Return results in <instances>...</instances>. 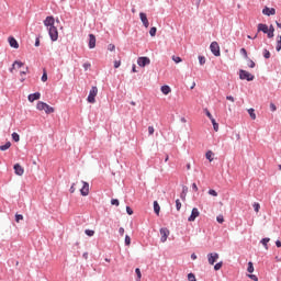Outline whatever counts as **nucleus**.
I'll list each match as a JSON object with an SVG mask.
<instances>
[{"mask_svg":"<svg viewBox=\"0 0 281 281\" xmlns=\"http://www.w3.org/2000/svg\"><path fill=\"white\" fill-rule=\"evenodd\" d=\"M126 212L128 216H133V209H131V206H126Z\"/></svg>","mask_w":281,"mask_h":281,"instance_id":"53","label":"nucleus"},{"mask_svg":"<svg viewBox=\"0 0 281 281\" xmlns=\"http://www.w3.org/2000/svg\"><path fill=\"white\" fill-rule=\"evenodd\" d=\"M47 103L43 102V101H38L36 104V109L37 111H45V106Z\"/></svg>","mask_w":281,"mask_h":281,"instance_id":"18","label":"nucleus"},{"mask_svg":"<svg viewBox=\"0 0 281 281\" xmlns=\"http://www.w3.org/2000/svg\"><path fill=\"white\" fill-rule=\"evenodd\" d=\"M262 14H265L266 16H273L276 14V9L269 8V7H265L262 9Z\"/></svg>","mask_w":281,"mask_h":281,"instance_id":"11","label":"nucleus"},{"mask_svg":"<svg viewBox=\"0 0 281 281\" xmlns=\"http://www.w3.org/2000/svg\"><path fill=\"white\" fill-rule=\"evenodd\" d=\"M161 211V206H159V203L157 201L154 202V212L159 216V212Z\"/></svg>","mask_w":281,"mask_h":281,"instance_id":"19","label":"nucleus"},{"mask_svg":"<svg viewBox=\"0 0 281 281\" xmlns=\"http://www.w3.org/2000/svg\"><path fill=\"white\" fill-rule=\"evenodd\" d=\"M161 93H164V95H168V93H170V91H172V89L170 88V86H162L160 88Z\"/></svg>","mask_w":281,"mask_h":281,"instance_id":"17","label":"nucleus"},{"mask_svg":"<svg viewBox=\"0 0 281 281\" xmlns=\"http://www.w3.org/2000/svg\"><path fill=\"white\" fill-rule=\"evenodd\" d=\"M209 265H214L216 260H218V254L217 252H211L207 255Z\"/></svg>","mask_w":281,"mask_h":281,"instance_id":"10","label":"nucleus"},{"mask_svg":"<svg viewBox=\"0 0 281 281\" xmlns=\"http://www.w3.org/2000/svg\"><path fill=\"white\" fill-rule=\"evenodd\" d=\"M42 82H47V70H45V69L42 75Z\"/></svg>","mask_w":281,"mask_h":281,"instance_id":"35","label":"nucleus"},{"mask_svg":"<svg viewBox=\"0 0 281 281\" xmlns=\"http://www.w3.org/2000/svg\"><path fill=\"white\" fill-rule=\"evenodd\" d=\"M82 67H83L85 71H87V69L91 68V64L85 63V64L82 65Z\"/></svg>","mask_w":281,"mask_h":281,"instance_id":"54","label":"nucleus"},{"mask_svg":"<svg viewBox=\"0 0 281 281\" xmlns=\"http://www.w3.org/2000/svg\"><path fill=\"white\" fill-rule=\"evenodd\" d=\"M216 221H217V223H221V224L225 223V218L223 217V215H218L216 217Z\"/></svg>","mask_w":281,"mask_h":281,"instance_id":"42","label":"nucleus"},{"mask_svg":"<svg viewBox=\"0 0 281 281\" xmlns=\"http://www.w3.org/2000/svg\"><path fill=\"white\" fill-rule=\"evenodd\" d=\"M135 273H136V281H142V270L139 268L135 269Z\"/></svg>","mask_w":281,"mask_h":281,"instance_id":"23","label":"nucleus"},{"mask_svg":"<svg viewBox=\"0 0 281 281\" xmlns=\"http://www.w3.org/2000/svg\"><path fill=\"white\" fill-rule=\"evenodd\" d=\"M252 207H254L255 212H260V203L255 202V203L252 204Z\"/></svg>","mask_w":281,"mask_h":281,"instance_id":"33","label":"nucleus"},{"mask_svg":"<svg viewBox=\"0 0 281 281\" xmlns=\"http://www.w3.org/2000/svg\"><path fill=\"white\" fill-rule=\"evenodd\" d=\"M270 111L276 113V111H278V106H276L274 103H270Z\"/></svg>","mask_w":281,"mask_h":281,"instance_id":"43","label":"nucleus"},{"mask_svg":"<svg viewBox=\"0 0 281 281\" xmlns=\"http://www.w3.org/2000/svg\"><path fill=\"white\" fill-rule=\"evenodd\" d=\"M125 245H126V247H128V245H131V236H128V235L125 236Z\"/></svg>","mask_w":281,"mask_h":281,"instance_id":"49","label":"nucleus"},{"mask_svg":"<svg viewBox=\"0 0 281 281\" xmlns=\"http://www.w3.org/2000/svg\"><path fill=\"white\" fill-rule=\"evenodd\" d=\"M240 54L241 56H244V58H249V56L247 55V49L240 48Z\"/></svg>","mask_w":281,"mask_h":281,"instance_id":"39","label":"nucleus"},{"mask_svg":"<svg viewBox=\"0 0 281 281\" xmlns=\"http://www.w3.org/2000/svg\"><path fill=\"white\" fill-rule=\"evenodd\" d=\"M149 35L150 36H157V27H151L150 30H149Z\"/></svg>","mask_w":281,"mask_h":281,"instance_id":"31","label":"nucleus"},{"mask_svg":"<svg viewBox=\"0 0 281 281\" xmlns=\"http://www.w3.org/2000/svg\"><path fill=\"white\" fill-rule=\"evenodd\" d=\"M41 46V40L38 37H36L35 40V47H40Z\"/></svg>","mask_w":281,"mask_h":281,"instance_id":"60","label":"nucleus"},{"mask_svg":"<svg viewBox=\"0 0 281 281\" xmlns=\"http://www.w3.org/2000/svg\"><path fill=\"white\" fill-rule=\"evenodd\" d=\"M20 221H23V215L21 214H15V222L20 223Z\"/></svg>","mask_w":281,"mask_h":281,"instance_id":"45","label":"nucleus"},{"mask_svg":"<svg viewBox=\"0 0 281 281\" xmlns=\"http://www.w3.org/2000/svg\"><path fill=\"white\" fill-rule=\"evenodd\" d=\"M192 190L194 191V192H199V187H196V183H192Z\"/></svg>","mask_w":281,"mask_h":281,"instance_id":"59","label":"nucleus"},{"mask_svg":"<svg viewBox=\"0 0 281 281\" xmlns=\"http://www.w3.org/2000/svg\"><path fill=\"white\" fill-rule=\"evenodd\" d=\"M69 192H70V194H74V192H76V183L71 184Z\"/></svg>","mask_w":281,"mask_h":281,"instance_id":"51","label":"nucleus"},{"mask_svg":"<svg viewBox=\"0 0 281 281\" xmlns=\"http://www.w3.org/2000/svg\"><path fill=\"white\" fill-rule=\"evenodd\" d=\"M199 214H200L199 209L193 207L191 211V215L188 217L189 223L196 221Z\"/></svg>","mask_w":281,"mask_h":281,"instance_id":"7","label":"nucleus"},{"mask_svg":"<svg viewBox=\"0 0 281 281\" xmlns=\"http://www.w3.org/2000/svg\"><path fill=\"white\" fill-rule=\"evenodd\" d=\"M109 52H115V46L113 44L108 45Z\"/></svg>","mask_w":281,"mask_h":281,"instance_id":"56","label":"nucleus"},{"mask_svg":"<svg viewBox=\"0 0 281 281\" xmlns=\"http://www.w3.org/2000/svg\"><path fill=\"white\" fill-rule=\"evenodd\" d=\"M85 234H86L87 236H93V235L95 234V232H94V231H91V229H86V231H85Z\"/></svg>","mask_w":281,"mask_h":281,"instance_id":"41","label":"nucleus"},{"mask_svg":"<svg viewBox=\"0 0 281 281\" xmlns=\"http://www.w3.org/2000/svg\"><path fill=\"white\" fill-rule=\"evenodd\" d=\"M12 139H13V142H20L21 140V136H19V133L13 132L12 133Z\"/></svg>","mask_w":281,"mask_h":281,"instance_id":"26","label":"nucleus"},{"mask_svg":"<svg viewBox=\"0 0 281 281\" xmlns=\"http://www.w3.org/2000/svg\"><path fill=\"white\" fill-rule=\"evenodd\" d=\"M276 246L280 248V247H281V241H280V240H277V241H276Z\"/></svg>","mask_w":281,"mask_h":281,"instance_id":"64","label":"nucleus"},{"mask_svg":"<svg viewBox=\"0 0 281 281\" xmlns=\"http://www.w3.org/2000/svg\"><path fill=\"white\" fill-rule=\"evenodd\" d=\"M223 267V261H220L217 262L215 266H214V270L215 271H220V269Z\"/></svg>","mask_w":281,"mask_h":281,"instance_id":"34","label":"nucleus"},{"mask_svg":"<svg viewBox=\"0 0 281 281\" xmlns=\"http://www.w3.org/2000/svg\"><path fill=\"white\" fill-rule=\"evenodd\" d=\"M209 194L211 196H218V192H216V190H213V189L209 190Z\"/></svg>","mask_w":281,"mask_h":281,"instance_id":"38","label":"nucleus"},{"mask_svg":"<svg viewBox=\"0 0 281 281\" xmlns=\"http://www.w3.org/2000/svg\"><path fill=\"white\" fill-rule=\"evenodd\" d=\"M191 260H196V254L191 255Z\"/></svg>","mask_w":281,"mask_h":281,"instance_id":"63","label":"nucleus"},{"mask_svg":"<svg viewBox=\"0 0 281 281\" xmlns=\"http://www.w3.org/2000/svg\"><path fill=\"white\" fill-rule=\"evenodd\" d=\"M82 183H83V186L80 189V194H81V196H89V183L85 182V181H82Z\"/></svg>","mask_w":281,"mask_h":281,"instance_id":"9","label":"nucleus"},{"mask_svg":"<svg viewBox=\"0 0 281 281\" xmlns=\"http://www.w3.org/2000/svg\"><path fill=\"white\" fill-rule=\"evenodd\" d=\"M263 58H266V59L271 58V53L267 48L263 49Z\"/></svg>","mask_w":281,"mask_h":281,"instance_id":"27","label":"nucleus"},{"mask_svg":"<svg viewBox=\"0 0 281 281\" xmlns=\"http://www.w3.org/2000/svg\"><path fill=\"white\" fill-rule=\"evenodd\" d=\"M14 173L18 175V177H23L25 169H23L19 164H15L13 166Z\"/></svg>","mask_w":281,"mask_h":281,"instance_id":"12","label":"nucleus"},{"mask_svg":"<svg viewBox=\"0 0 281 281\" xmlns=\"http://www.w3.org/2000/svg\"><path fill=\"white\" fill-rule=\"evenodd\" d=\"M258 32H263V34H267V32H269V26L267 24L259 23L258 24Z\"/></svg>","mask_w":281,"mask_h":281,"instance_id":"16","label":"nucleus"},{"mask_svg":"<svg viewBox=\"0 0 281 281\" xmlns=\"http://www.w3.org/2000/svg\"><path fill=\"white\" fill-rule=\"evenodd\" d=\"M95 95H98V87L93 86L90 89L88 99H87L90 104H95Z\"/></svg>","mask_w":281,"mask_h":281,"instance_id":"2","label":"nucleus"},{"mask_svg":"<svg viewBox=\"0 0 281 281\" xmlns=\"http://www.w3.org/2000/svg\"><path fill=\"white\" fill-rule=\"evenodd\" d=\"M213 128L216 133H218V123H216V119L211 120Z\"/></svg>","mask_w":281,"mask_h":281,"instance_id":"25","label":"nucleus"},{"mask_svg":"<svg viewBox=\"0 0 281 281\" xmlns=\"http://www.w3.org/2000/svg\"><path fill=\"white\" fill-rule=\"evenodd\" d=\"M11 146H12V143L7 142L4 145H0V150L5 151L10 149Z\"/></svg>","mask_w":281,"mask_h":281,"instance_id":"21","label":"nucleus"},{"mask_svg":"<svg viewBox=\"0 0 281 281\" xmlns=\"http://www.w3.org/2000/svg\"><path fill=\"white\" fill-rule=\"evenodd\" d=\"M276 50H277V52H280V50H281V35L279 36V40L277 41Z\"/></svg>","mask_w":281,"mask_h":281,"instance_id":"30","label":"nucleus"},{"mask_svg":"<svg viewBox=\"0 0 281 281\" xmlns=\"http://www.w3.org/2000/svg\"><path fill=\"white\" fill-rule=\"evenodd\" d=\"M210 49L213 56H221V46L218 45V42H212L210 45Z\"/></svg>","mask_w":281,"mask_h":281,"instance_id":"4","label":"nucleus"},{"mask_svg":"<svg viewBox=\"0 0 281 281\" xmlns=\"http://www.w3.org/2000/svg\"><path fill=\"white\" fill-rule=\"evenodd\" d=\"M9 44L10 47H13V49H19V42H16V38L14 37H9Z\"/></svg>","mask_w":281,"mask_h":281,"instance_id":"15","label":"nucleus"},{"mask_svg":"<svg viewBox=\"0 0 281 281\" xmlns=\"http://www.w3.org/2000/svg\"><path fill=\"white\" fill-rule=\"evenodd\" d=\"M29 71H30V68L26 67L25 70L20 72V76H27Z\"/></svg>","mask_w":281,"mask_h":281,"instance_id":"52","label":"nucleus"},{"mask_svg":"<svg viewBox=\"0 0 281 281\" xmlns=\"http://www.w3.org/2000/svg\"><path fill=\"white\" fill-rule=\"evenodd\" d=\"M56 20L53 15L46 16L44 20V25L48 30V36L53 43H56L58 41V29L55 26Z\"/></svg>","mask_w":281,"mask_h":281,"instance_id":"1","label":"nucleus"},{"mask_svg":"<svg viewBox=\"0 0 281 281\" xmlns=\"http://www.w3.org/2000/svg\"><path fill=\"white\" fill-rule=\"evenodd\" d=\"M160 232V243H166V240H168V236H170V229H168L167 227H162L159 229Z\"/></svg>","mask_w":281,"mask_h":281,"instance_id":"5","label":"nucleus"},{"mask_svg":"<svg viewBox=\"0 0 281 281\" xmlns=\"http://www.w3.org/2000/svg\"><path fill=\"white\" fill-rule=\"evenodd\" d=\"M205 111V115L209 117V120H214V116H212V113L209 112L207 109L204 110Z\"/></svg>","mask_w":281,"mask_h":281,"instance_id":"46","label":"nucleus"},{"mask_svg":"<svg viewBox=\"0 0 281 281\" xmlns=\"http://www.w3.org/2000/svg\"><path fill=\"white\" fill-rule=\"evenodd\" d=\"M148 133H149V135H154L155 134V127L148 126Z\"/></svg>","mask_w":281,"mask_h":281,"instance_id":"55","label":"nucleus"},{"mask_svg":"<svg viewBox=\"0 0 281 281\" xmlns=\"http://www.w3.org/2000/svg\"><path fill=\"white\" fill-rule=\"evenodd\" d=\"M248 67L250 69H254V67H256V63L254 60H251V59H248Z\"/></svg>","mask_w":281,"mask_h":281,"instance_id":"40","label":"nucleus"},{"mask_svg":"<svg viewBox=\"0 0 281 281\" xmlns=\"http://www.w3.org/2000/svg\"><path fill=\"white\" fill-rule=\"evenodd\" d=\"M213 156H214V153H212V150H209V151H206V154H205V157H206V159H207L209 161H214Z\"/></svg>","mask_w":281,"mask_h":281,"instance_id":"22","label":"nucleus"},{"mask_svg":"<svg viewBox=\"0 0 281 281\" xmlns=\"http://www.w3.org/2000/svg\"><path fill=\"white\" fill-rule=\"evenodd\" d=\"M248 278L254 281H258V277L256 274H249Z\"/></svg>","mask_w":281,"mask_h":281,"instance_id":"57","label":"nucleus"},{"mask_svg":"<svg viewBox=\"0 0 281 281\" xmlns=\"http://www.w3.org/2000/svg\"><path fill=\"white\" fill-rule=\"evenodd\" d=\"M89 49L95 48V35L89 34Z\"/></svg>","mask_w":281,"mask_h":281,"instance_id":"14","label":"nucleus"},{"mask_svg":"<svg viewBox=\"0 0 281 281\" xmlns=\"http://www.w3.org/2000/svg\"><path fill=\"white\" fill-rule=\"evenodd\" d=\"M247 271L248 273H254V263L251 261L248 262Z\"/></svg>","mask_w":281,"mask_h":281,"instance_id":"28","label":"nucleus"},{"mask_svg":"<svg viewBox=\"0 0 281 281\" xmlns=\"http://www.w3.org/2000/svg\"><path fill=\"white\" fill-rule=\"evenodd\" d=\"M226 100H229V102H235V99H234L233 95H227V97H226Z\"/></svg>","mask_w":281,"mask_h":281,"instance_id":"61","label":"nucleus"},{"mask_svg":"<svg viewBox=\"0 0 281 281\" xmlns=\"http://www.w3.org/2000/svg\"><path fill=\"white\" fill-rule=\"evenodd\" d=\"M172 60H173V63L179 64V63H181L183 59H181V57L173 56V57H172Z\"/></svg>","mask_w":281,"mask_h":281,"instance_id":"50","label":"nucleus"},{"mask_svg":"<svg viewBox=\"0 0 281 281\" xmlns=\"http://www.w3.org/2000/svg\"><path fill=\"white\" fill-rule=\"evenodd\" d=\"M139 19L142 21L144 27H146V29L150 27V22H148V16L146 15V13L140 12L139 13Z\"/></svg>","mask_w":281,"mask_h":281,"instance_id":"8","label":"nucleus"},{"mask_svg":"<svg viewBox=\"0 0 281 281\" xmlns=\"http://www.w3.org/2000/svg\"><path fill=\"white\" fill-rule=\"evenodd\" d=\"M268 35V38H273L274 34L272 31H269L266 33Z\"/></svg>","mask_w":281,"mask_h":281,"instance_id":"58","label":"nucleus"},{"mask_svg":"<svg viewBox=\"0 0 281 281\" xmlns=\"http://www.w3.org/2000/svg\"><path fill=\"white\" fill-rule=\"evenodd\" d=\"M188 280L189 281H196V277L194 276V273H189L188 274Z\"/></svg>","mask_w":281,"mask_h":281,"instance_id":"37","label":"nucleus"},{"mask_svg":"<svg viewBox=\"0 0 281 281\" xmlns=\"http://www.w3.org/2000/svg\"><path fill=\"white\" fill-rule=\"evenodd\" d=\"M119 234H120V236H124V227L119 228Z\"/></svg>","mask_w":281,"mask_h":281,"instance_id":"62","label":"nucleus"},{"mask_svg":"<svg viewBox=\"0 0 281 281\" xmlns=\"http://www.w3.org/2000/svg\"><path fill=\"white\" fill-rule=\"evenodd\" d=\"M137 65L139 67H146L147 65H150V58H148V57H138Z\"/></svg>","mask_w":281,"mask_h":281,"instance_id":"6","label":"nucleus"},{"mask_svg":"<svg viewBox=\"0 0 281 281\" xmlns=\"http://www.w3.org/2000/svg\"><path fill=\"white\" fill-rule=\"evenodd\" d=\"M23 61H19V60H15L14 63H13V67H18V69H21V67H23Z\"/></svg>","mask_w":281,"mask_h":281,"instance_id":"29","label":"nucleus"},{"mask_svg":"<svg viewBox=\"0 0 281 281\" xmlns=\"http://www.w3.org/2000/svg\"><path fill=\"white\" fill-rule=\"evenodd\" d=\"M176 210L179 212V210H181V201L180 200H176Z\"/></svg>","mask_w":281,"mask_h":281,"instance_id":"44","label":"nucleus"},{"mask_svg":"<svg viewBox=\"0 0 281 281\" xmlns=\"http://www.w3.org/2000/svg\"><path fill=\"white\" fill-rule=\"evenodd\" d=\"M122 65L121 60H115L114 61V69H120V66Z\"/></svg>","mask_w":281,"mask_h":281,"instance_id":"47","label":"nucleus"},{"mask_svg":"<svg viewBox=\"0 0 281 281\" xmlns=\"http://www.w3.org/2000/svg\"><path fill=\"white\" fill-rule=\"evenodd\" d=\"M199 63L200 65H205V57L204 56H199Z\"/></svg>","mask_w":281,"mask_h":281,"instance_id":"48","label":"nucleus"},{"mask_svg":"<svg viewBox=\"0 0 281 281\" xmlns=\"http://www.w3.org/2000/svg\"><path fill=\"white\" fill-rule=\"evenodd\" d=\"M256 110L254 108L248 109V114L250 115L251 120H256Z\"/></svg>","mask_w":281,"mask_h":281,"instance_id":"24","label":"nucleus"},{"mask_svg":"<svg viewBox=\"0 0 281 281\" xmlns=\"http://www.w3.org/2000/svg\"><path fill=\"white\" fill-rule=\"evenodd\" d=\"M44 111L47 115H49L50 113H54V108H52L49 104L46 103V105L44 106Z\"/></svg>","mask_w":281,"mask_h":281,"instance_id":"20","label":"nucleus"},{"mask_svg":"<svg viewBox=\"0 0 281 281\" xmlns=\"http://www.w3.org/2000/svg\"><path fill=\"white\" fill-rule=\"evenodd\" d=\"M111 205H115L116 207H119V206H120V200H117V199H112V200H111Z\"/></svg>","mask_w":281,"mask_h":281,"instance_id":"36","label":"nucleus"},{"mask_svg":"<svg viewBox=\"0 0 281 281\" xmlns=\"http://www.w3.org/2000/svg\"><path fill=\"white\" fill-rule=\"evenodd\" d=\"M29 102H34L36 100H41V92H34L29 94L27 97Z\"/></svg>","mask_w":281,"mask_h":281,"instance_id":"13","label":"nucleus"},{"mask_svg":"<svg viewBox=\"0 0 281 281\" xmlns=\"http://www.w3.org/2000/svg\"><path fill=\"white\" fill-rule=\"evenodd\" d=\"M269 240H271L269 237L261 239V244L263 245V247H266V249H267V245L269 244Z\"/></svg>","mask_w":281,"mask_h":281,"instance_id":"32","label":"nucleus"},{"mask_svg":"<svg viewBox=\"0 0 281 281\" xmlns=\"http://www.w3.org/2000/svg\"><path fill=\"white\" fill-rule=\"evenodd\" d=\"M239 78H240V80H247V82H251V80H254L255 76L251 75L247 70L240 69L239 70Z\"/></svg>","mask_w":281,"mask_h":281,"instance_id":"3","label":"nucleus"}]
</instances>
